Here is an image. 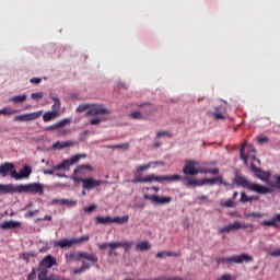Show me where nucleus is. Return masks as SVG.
<instances>
[{"label":"nucleus","instance_id":"59","mask_svg":"<svg viewBox=\"0 0 280 280\" xmlns=\"http://www.w3.org/2000/svg\"><path fill=\"white\" fill-rule=\"evenodd\" d=\"M275 187L277 188V189H280V175L277 177V179H276V185H275Z\"/></svg>","mask_w":280,"mask_h":280},{"label":"nucleus","instance_id":"18","mask_svg":"<svg viewBox=\"0 0 280 280\" xmlns=\"http://www.w3.org/2000/svg\"><path fill=\"white\" fill-rule=\"evenodd\" d=\"M14 171V165L10 162L0 165V175H2L3 178H5V176H12V172Z\"/></svg>","mask_w":280,"mask_h":280},{"label":"nucleus","instance_id":"40","mask_svg":"<svg viewBox=\"0 0 280 280\" xmlns=\"http://www.w3.org/2000/svg\"><path fill=\"white\" fill-rule=\"evenodd\" d=\"M115 245H116V242L103 243V244L98 245V247H100V250H106V248H117V247H114Z\"/></svg>","mask_w":280,"mask_h":280},{"label":"nucleus","instance_id":"60","mask_svg":"<svg viewBox=\"0 0 280 280\" xmlns=\"http://www.w3.org/2000/svg\"><path fill=\"white\" fill-rule=\"evenodd\" d=\"M248 154H250V152H253V154H255L256 150H255V147L253 145H248Z\"/></svg>","mask_w":280,"mask_h":280},{"label":"nucleus","instance_id":"30","mask_svg":"<svg viewBox=\"0 0 280 280\" xmlns=\"http://www.w3.org/2000/svg\"><path fill=\"white\" fill-rule=\"evenodd\" d=\"M95 222H96V224H112L113 218L112 217H96Z\"/></svg>","mask_w":280,"mask_h":280},{"label":"nucleus","instance_id":"54","mask_svg":"<svg viewBox=\"0 0 280 280\" xmlns=\"http://www.w3.org/2000/svg\"><path fill=\"white\" fill-rule=\"evenodd\" d=\"M247 217L248 218H262V214L259 212H252Z\"/></svg>","mask_w":280,"mask_h":280},{"label":"nucleus","instance_id":"25","mask_svg":"<svg viewBox=\"0 0 280 280\" xmlns=\"http://www.w3.org/2000/svg\"><path fill=\"white\" fill-rule=\"evenodd\" d=\"M54 246L57 248H71V240L63 238L61 241H54Z\"/></svg>","mask_w":280,"mask_h":280},{"label":"nucleus","instance_id":"52","mask_svg":"<svg viewBox=\"0 0 280 280\" xmlns=\"http://www.w3.org/2000/svg\"><path fill=\"white\" fill-rule=\"evenodd\" d=\"M52 205H67V200H65V199H54Z\"/></svg>","mask_w":280,"mask_h":280},{"label":"nucleus","instance_id":"62","mask_svg":"<svg viewBox=\"0 0 280 280\" xmlns=\"http://www.w3.org/2000/svg\"><path fill=\"white\" fill-rule=\"evenodd\" d=\"M253 200H259V196H249V202H253Z\"/></svg>","mask_w":280,"mask_h":280},{"label":"nucleus","instance_id":"44","mask_svg":"<svg viewBox=\"0 0 280 280\" xmlns=\"http://www.w3.org/2000/svg\"><path fill=\"white\" fill-rule=\"evenodd\" d=\"M95 209H97L96 205H91L90 207H86L83 209L84 213H93V211H95Z\"/></svg>","mask_w":280,"mask_h":280},{"label":"nucleus","instance_id":"64","mask_svg":"<svg viewBox=\"0 0 280 280\" xmlns=\"http://www.w3.org/2000/svg\"><path fill=\"white\" fill-rule=\"evenodd\" d=\"M199 200H209V197L206 195H201L198 197Z\"/></svg>","mask_w":280,"mask_h":280},{"label":"nucleus","instance_id":"3","mask_svg":"<svg viewBox=\"0 0 280 280\" xmlns=\"http://www.w3.org/2000/svg\"><path fill=\"white\" fill-rule=\"evenodd\" d=\"M77 261H82V266L79 269L73 270V275H82V272H86V270H91V264H97L100 261V257L95 254H89L86 252H79L74 256H72ZM86 259L89 262L84 261Z\"/></svg>","mask_w":280,"mask_h":280},{"label":"nucleus","instance_id":"8","mask_svg":"<svg viewBox=\"0 0 280 280\" xmlns=\"http://www.w3.org/2000/svg\"><path fill=\"white\" fill-rule=\"evenodd\" d=\"M69 124H71V119L67 118V119L60 120L54 125H50V126L44 128V130H46V131L58 130V135H60V137H65V135H67V132H68V130L65 127L69 126Z\"/></svg>","mask_w":280,"mask_h":280},{"label":"nucleus","instance_id":"16","mask_svg":"<svg viewBox=\"0 0 280 280\" xmlns=\"http://www.w3.org/2000/svg\"><path fill=\"white\" fill-rule=\"evenodd\" d=\"M58 261L56 260V257L51 255L45 256L38 264L39 268H54V266H57Z\"/></svg>","mask_w":280,"mask_h":280},{"label":"nucleus","instance_id":"9","mask_svg":"<svg viewBox=\"0 0 280 280\" xmlns=\"http://www.w3.org/2000/svg\"><path fill=\"white\" fill-rule=\"evenodd\" d=\"M240 229H253V224L241 223L235 221L234 223L219 229V233H231V231H240Z\"/></svg>","mask_w":280,"mask_h":280},{"label":"nucleus","instance_id":"19","mask_svg":"<svg viewBox=\"0 0 280 280\" xmlns=\"http://www.w3.org/2000/svg\"><path fill=\"white\" fill-rule=\"evenodd\" d=\"M135 246V241H125V242H116V245H114V248H124L125 253H128L130 248Z\"/></svg>","mask_w":280,"mask_h":280},{"label":"nucleus","instance_id":"35","mask_svg":"<svg viewBox=\"0 0 280 280\" xmlns=\"http://www.w3.org/2000/svg\"><path fill=\"white\" fill-rule=\"evenodd\" d=\"M246 150V144H243L240 150L241 160L244 161L245 165H248V154L244 153Z\"/></svg>","mask_w":280,"mask_h":280},{"label":"nucleus","instance_id":"36","mask_svg":"<svg viewBox=\"0 0 280 280\" xmlns=\"http://www.w3.org/2000/svg\"><path fill=\"white\" fill-rule=\"evenodd\" d=\"M107 150H117V149H125L128 150L130 148L129 143H124V144H114V145H107Z\"/></svg>","mask_w":280,"mask_h":280},{"label":"nucleus","instance_id":"55","mask_svg":"<svg viewBox=\"0 0 280 280\" xmlns=\"http://www.w3.org/2000/svg\"><path fill=\"white\" fill-rule=\"evenodd\" d=\"M31 84H40L42 79L40 78H32L30 80Z\"/></svg>","mask_w":280,"mask_h":280},{"label":"nucleus","instance_id":"42","mask_svg":"<svg viewBox=\"0 0 280 280\" xmlns=\"http://www.w3.org/2000/svg\"><path fill=\"white\" fill-rule=\"evenodd\" d=\"M44 95L45 94L43 92L32 93L31 94V100H43Z\"/></svg>","mask_w":280,"mask_h":280},{"label":"nucleus","instance_id":"29","mask_svg":"<svg viewBox=\"0 0 280 280\" xmlns=\"http://www.w3.org/2000/svg\"><path fill=\"white\" fill-rule=\"evenodd\" d=\"M89 240H91V236L89 235H82L80 237L77 238H71V244H84L86 242H89Z\"/></svg>","mask_w":280,"mask_h":280},{"label":"nucleus","instance_id":"4","mask_svg":"<svg viewBox=\"0 0 280 280\" xmlns=\"http://www.w3.org/2000/svg\"><path fill=\"white\" fill-rule=\"evenodd\" d=\"M180 175H154L150 174L145 177H139L137 176L135 179H131V183L133 185H137V183H163V180H166L167 183H176L177 180H180Z\"/></svg>","mask_w":280,"mask_h":280},{"label":"nucleus","instance_id":"31","mask_svg":"<svg viewBox=\"0 0 280 280\" xmlns=\"http://www.w3.org/2000/svg\"><path fill=\"white\" fill-rule=\"evenodd\" d=\"M128 220H130L129 215L112 218V222H114L115 224H126L128 223Z\"/></svg>","mask_w":280,"mask_h":280},{"label":"nucleus","instance_id":"5","mask_svg":"<svg viewBox=\"0 0 280 280\" xmlns=\"http://www.w3.org/2000/svg\"><path fill=\"white\" fill-rule=\"evenodd\" d=\"M235 185H238V187H244L245 189H249L250 191H255L256 194H271V189L267 186H261L259 184L250 183L248 178L244 176H236L234 179Z\"/></svg>","mask_w":280,"mask_h":280},{"label":"nucleus","instance_id":"43","mask_svg":"<svg viewBox=\"0 0 280 280\" xmlns=\"http://www.w3.org/2000/svg\"><path fill=\"white\" fill-rule=\"evenodd\" d=\"M240 202H243V203L250 202V197L246 195V192H242Z\"/></svg>","mask_w":280,"mask_h":280},{"label":"nucleus","instance_id":"56","mask_svg":"<svg viewBox=\"0 0 280 280\" xmlns=\"http://www.w3.org/2000/svg\"><path fill=\"white\" fill-rule=\"evenodd\" d=\"M219 185H224V187H233V185L229 184L228 182H225L222 176H221V180H219Z\"/></svg>","mask_w":280,"mask_h":280},{"label":"nucleus","instance_id":"34","mask_svg":"<svg viewBox=\"0 0 280 280\" xmlns=\"http://www.w3.org/2000/svg\"><path fill=\"white\" fill-rule=\"evenodd\" d=\"M16 113H19V110L16 109H12V107H3L2 109H0V115H16Z\"/></svg>","mask_w":280,"mask_h":280},{"label":"nucleus","instance_id":"7","mask_svg":"<svg viewBox=\"0 0 280 280\" xmlns=\"http://www.w3.org/2000/svg\"><path fill=\"white\" fill-rule=\"evenodd\" d=\"M74 183H83V189L91 191V189H95V187H100L106 183L104 179H95L92 177L80 178L73 177Z\"/></svg>","mask_w":280,"mask_h":280},{"label":"nucleus","instance_id":"46","mask_svg":"<svg viewBox=\"0 0 280 280\" xmlns=\"http://www.w3.org/2000/svg\"><path fill=\"white\" fill-rule=\"evenodd\" d=\"M270 141V139L268 137H258L257 138V143H259V145H262V143H268Z\"/></svg>","mask_w":280,"mask_h":280},{"label":"nucleus","instance_id":"24","mask_svg":"<svg viewBox=\"0 0 280 280\" xmlns=\"http://www.w3.org/2000/svg\"><path fill=\"white\" fill-rule=\"evenodd\" d=\"M150 248H152V244H150L149 241H142L136 244V250H139L140 253L150 250Z\"/></svg>","mask_w":280,"mask_h":280},{"label":"nucleus","instance_id":"45","mask_svg":"<svg viewBox=\"0 0 280 280\" xmlns=\"http://www.w3.org/2000/svg\"><path fill=\"white\" fill-rule=\"evenodd\" d=\"M34 215H38V210H34V211H28L24 214V218L30 219V218H34Z\"/></svg>","mask_w":280,"mask_h":280},{"label":"nucleus","instance_id":"41","mask_svg":"<svg viewBox=\"0 0 280 280\" xmlns=\"http://www.w3.org/2000/svg\"><path fill=\"white\" fill-rule=\"evenodd\" d=\"M191 185H195L197 187H202V184H200V180L198 179H188L186 182V187H191Z\"/></svg>","mask_w":280,"mask_h":280},{"label":"nucleus","instance_id":"10","mask_svg":"<svg viewBox=\"0 0 280 280\" xmlns=\"http://www.w3.org/2000/svg\"><path fill=\"white\" fill-rule=\"evenodd\" d=\"M49 275V268L48 267H40L38 266V280H67L66 278H62L58 275Z\"/></svg>","mask_w":280,"mask_h":280},{"label":"nucleus","instance_id":"1","mask_svg":"<svg viewBox=\"0 0 280 280\" xmlns=\"http://www.w3.org/2000/svg\"><path fill=\"white\" fill-rule=\"evenodd\" d=\"M8 194H37L43 196L45 194V187L40 183L31 184H0V196H5Z\"/></svg>","mask_w":280,"mask_h":280},{"label":"nucleus","instance_id":"11","mask_svg":"<svg viewBox=\"0 0 280 280\" xmlns=\"http://www.w3.org/2000/svg\"><path fill=\"white\" fill-rule=\"evenodd\" d=\"M43 115V110L22 114L13 117V121H34Z\"/></svg>","mask_w":280,"mask_h":280},{"label":"nucleus","instance_id":"6","mask_svg":"<svg viewBox=\"0 0 280 280\" xmlns=\"http://www.w3.org/2000/svg\"><path fill=\"white\" fill-rule=\"evenodd\" d=\"M253 256L249 254L234 255L232 257H221L217 259V264H250Z\"/></svg>","mask_w":280,"mask_h":280},{"label":"nucleus","instance_id":"12","mask_svg":"<svg viewBox=\"0 0 280 280\" xmlns=\"http://www.w3.org/2000/svg\"><path fill=\"white\" fill-rule=\"evenodd\" d=\"M31 174H32V167L24 165L20 172H16V170L13 171L11 173V178H14L15 180H23V178H30Z\"/></svg>","mask_w":280,"mask_h":280},{"label":"nucleus","instance_id":"37","mask_svg":"<svg viewBox=\"0 0 280 280\" xmlns=\"http://www.w3.org/2000/svg\"><path fill=\"white\" fill-rule=\"evenodd\" d=\"M150 167H152V162H150V163H148V164H145V165L138 166V167L136 168L137 175L139 176V174H140L141 172H145L147 170H150Z\"/></svg>","mask_w":280,"mask_h":280},{"label":"nucleus","instance_id":"53","mask_svg":"<svg viewBox=\"0 0 280 280\" xmlns=\"http://www.w3.org/2000/svg\"><path fill=\"white\" fill-rule=\"evenodd\" d=\"M269 257H280V249L269 252Z\"/></svg>","mask_w":280,"mask_h":280},{"label":"nucleus","instance_id":"38","mask_svg":"<svg viewBox=\"0 0 280 280\" xmlns=\"http://www.w3.org/2000/svg\"><path fill=\"white\" fill-rule=\"evenodd\" d=\"M262 226H273L275 229H279V224L272 218L270 221H262Z\"/></svg>","mask_w":280,"mask_h":280},{"label":"nucleus","instance_id":"2","mask_svg":"<svg viewBox=\"0 0 280 280\" xmlns=\"http://www.w3.org/2000/svg\"><path fill=\"white\" fill-rule=\"evenodd\" d=\"M77 110L78 113H84V110H88L86 115L92 117L90 119L91 126H100L102 121H106V117H104V115H110V112L102 104L80 105Z\"/></svg>","mask_w":280,"mask_h":280},{"label":"nucleus","instance_id":"49","mask_svg":"<svg viewBox=\"0 0 280 280\" xmlns=\"http://www.w3.org/2000/svg\"><path fill=\"white\" fill-rule=\"evenodd\" d=\"M27 280H34L36 279V268H33L31 272L27 275Z\"/></svg>","mask_w":280,"mask_h":280},{"label":"nucleus","instance_id":"28","mask_svg":"<svg viewBox=\"0 0 280 280\" xmlns=\"http://www.w3.org/2000/svg\"><path fill=\"white\" fill-rule=\"evenodd\" d=\"M219 180H221V176L214 178H203L200 180V185H218Z\"/></svg>","mask_w":280,"mask_h":280},{"label":"nucleus","instance_id":"63","mask_svg":"<svg viewBox=\"0 0 280 280\" xmlns=\"http://www.w3.org/2000/svg\"><path fill=\"white\" fill-rule=\"evenodd\" d=\"M273 220H275L276 224H277V222L280 223V213L276 214Z\"/></svg>","mask_w":280,"mask_h":280},{"label":"nucleus","instance_id":"50","mask_svg":"<svg viewBox=\"0 0 280 280\" xmlns=\"http://www.w3.org/2000/svg\"><path fill=\"white\" fill-rule=\"evenodd\" d=\"M223 207H226L228 209L231 207H235V201L233 199H228L224 203Z\"/></svg>","mask_w":280,"mask_h":280},{"label":"nucleus","instance_id":"26","mask_svg":"<svg viewBox=\"0 0 280 280\" xmlns=\"http://www.w3.org/2000/svg\"><path fill=\"white\" fill-rule=\"evenodd\" d=\"M180 252H159L156 254L158 259H164V257H180Z\"/></svg>","mask_w":280,"mask_h":280},{"label":"nucleus","instance_id":"20","mask_svg":"<svg viewBox=\"0 0 280 280\" xmlns=\"http://www.w3.org/2000/svg\"><path fill=\"white\" fill-rule=\"evenodd\" d=\"M21 226V222L19 221H4L0 224V229L8 231L10 229H19Z\"/></svg>","mask_w":280,"mask_h":280},{"label":"nucleus","instance_id":"61","mask_svg":"<svg viewBox=\"0 0 280 280\" xmlns=\"http://www.w3.org/2000/svg\"><path fill=\"white\" fill-rule=\"evenodd\" d=\"M116 248H109L108 250V256L112 257V255H117V253L115 252Z\"/></svg>","mask_w":280,"mask_h":280},{"label":"nucleus","instance_id":"23","mask_svg":"<svg viewBox=\"0 0 280 280\" xmlns=\"http://www.w3.org/2000/svg\"><path fill=\"white\" fill-rule=\"evenodd\" d=\"M69 167H71V160H63L61 163L57 164L56 166H54V170H56L57 172H65L67 170H69Z\"/></svg>","mask_w":280,"mask_h":280},{"label":"nucleus","instance_id":"15","mask_svg":"<svg viewBox=\"0 0 280 280\" xmlns=\"http://www.w3.org/2000/svg\"><path fill=\"white\" fill-rule=\"evenodd\" d=\"M252 172H254L256 178H259L265 183H267V180H270V173L262 171L261 168L255 166V164H252Z\"/></svg>","mask_w":280,"mask_h":280},{"label":"nucleus","instance_id":"21","mask_svg":"<svg viewBox=\"0 0 280 280\" xmlns=\"http://www.w3.org/2000/svg\"><path fill=\"white\" fill-rule=\"evenodd\" d=\"M213 117L221 120L226 119V108H224V106L215 107Z\"/></svg>","mask_w":280,"mask_h":280},{"label":"nucleus","instance_id":"32","mask_svg":"<svg viewBox=\"0 0 280 280\" xmlns=\"http://www.w3.org/2000/svg\"><path fill=\"white\" fill-rule=\"evenodd\" d=\"M69 145H71V141H66V142L57 141L52 144V148L55 150H63V148H69Z\"/></svg>","mask_w":280,"mask_h":280},{"label":"nucleus","instance_id":"51","mask_svg":"<svg viewBox=\"0 0 280 280\" xmlns=\"http://www.w3.org/2000/svg\"><path fill=\"white\" fill-rule=\"evenodd\" d=\"M208 174H212V176H218V174H220V168H208Z\"/></svg>","mask_w":280,"mask_h":280},{"label":"nucleus","instance_id":"14","mask_svg":"<svg viewBox=\"0 0 280 280\" xmlns=\"http://www.w3.org/2000/svg\"><path fill=\"white\" fill-rule=\"evenodd\" d=\"M196 165H198V162H196V161L186 162V164L183 168V173L186 176H197V174H199V171H198V168H196Z\"/></svg>","mask_w":280,"mask_h":280},{"label":"nucleus","instance_id":"47","mask_svg":"<svg viewBox=\"0 0 280 280\" xmlns=\"http://www.w3.org/2000/svg\"><path fill=\"white\" fill-rule=\"evenodd\" d=\"M131 117L132 119H143V114L141 112H132Z\"/></svg>","mask_w":280,"mask_h":280},{"label":"nucleus","instance_id":"33","mask_svg":"<svg viewBox=\"0 0 280 280\" xmlns=\"http://www.w3.org/2000/svg\"><path fill=\"white\" fill-rule=\"evenodd\" d=\"M27 100V95L22 94V95H18V96H12L10 98V102H13V104H21L23 102H25Z\"/></svg>","mask_w":280,"mask_h":280},{"label":"nucleus","instance_id":"48","mask_svg":"<svg viewBox=\"0 0 280 280\" xmlns=\"http://www.w3.org/2000/svg\"><path fill=\"white\" fill-rule=\"evenodd\" d=\"M156 137L158 139H161V137H172V133L170 131H159Z\"/></svg>","mask_w":280,"mask_h":280},{"label":"nucleus","instance_id":"39","mask_svg":"<svg viewBox=\"0 0 280 280\" xmlns=\"http://www.w3.org/2000/svg\"><path fill=\"white\" fill-rule=\"evenodd\" d=\"M86 156H88V155H86L85 153L73 155V156L71 158V165L78 163V161H80V159H86Z\"/></svg>","mask_w":280,"mask_h":280},{"label":"nucleus","instance_id":"17","mask_svg":"<svg viewBox=\"0 0 280 280\" xmlns=\"http://www.w3.org/2000/svg\"><path fill=\"white\" fill-rule=\"evenodd\" d=\"M88 172H93V166L89 164H82L78 168L74 170V178H84Z\"/></svg>","mask_w":280,"mask_h":280},{"label":"nucleus","instance_id":"27","mask_svg":"<svg viewBox=\"0 0 280 280\" xmlns=\"http://www.w3.org/2000/svg\"><path fill=\"white\" fill-rule=\"evenodd\" d=\"M49 97L54 102L51 110H55V113H60V98H58V96H54V94H50Z\"/></svg>","mask_w":280,"mask_h":280},{"label":"nucleus","instance_id":"58","mask_svg":"<svg viewBox=\"0 0 280 280\" xmlns=\"http://www.w3.org/2000/svg\"><path fill=\"white\" fill-rule=\"evenodd\" d=\"M221 280H233V276H231V275H223L221 277Z\"/></svg>","mask_w":280,"mask_h":280},{"label":"nucleus","instance_id":"22","mask_svg":"<svg viewBox=\"0 0 280 280\" xmlns=\"http://www.w3.org/2000/svg\"><path fill=\"white\" fill-rule=\"evenodd\" d=\"M57 117H60V113H57L56 110L46 112L43 115V121L46 124L49 121H52V119H56Z\"/></svg>","mask_w":280,"mask_h":280},{"label":"nucleus","instance_id":"13","mask_svg":"<svg viewBox=\"0 0 280 280\" xmlns=\"http://www.w3.org/2000/svg\"><path fill=\"white\" fill-rule=\"evenodd\" d=\"M144 200H151L154 205H170L172 197H159V195H144Z\"/></svg>","mask_w":280,"mask_h":280},{"label":"nucleus","instance_id":"57","mask_svg":"<svg viewBox=\"0 0 280 280\" xmlns=\"http://www.w3.org/2000/svg\"><path fill=\"white\" fill-rule=\"evenodd\" d=\"M54 172H58L57 170H46V171H44V174L45 175H48V176H51V174H54Z\"/></svg>","mask_w":280,"mask_h":280}]
</instances>
